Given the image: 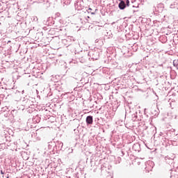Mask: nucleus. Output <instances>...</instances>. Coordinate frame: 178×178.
Instances as JSON below:
<instances>
[{
    "label": "nucleus",
    "instance_id": "1",
    "mask_svg": "<svg viewBox=\"0 0 178 178\" xmlns=\"http://www.w3.org/2000/svg\"><path fill=\"white\" fill-rule=\"evenodd\" d=\"M86 123L88 124H92V116L89 115L86 118Z\"/></svg>",
    "mask_w": 178,
    "mask_h": 178
},
{
    "label": "nucleus",
    "instance_id": "2",
    "mask_svg": "<svg viewBox=\"0 0 178 178\" xmlns=\"http://www.w3.org/2000/svg\"><path fill=\"white\" fill-rule=\"evenodd\" d=\"M118 6L120 9L123 10L126 8V3L123 1H121Z\"/></svg>",
    "mask_w": 178,
    "mask_h": 178
},
{
    "label": "nucleus",
    "instance_id": "3",
    "mask_svg": "<svg viewBox=\"0 0 178 178\" xmlns=\"http://www.w3.org/2000/svg\"><path fill=\"white\" fill-rule=\"evenodd\" d=\"M173 65L174 66H175L176 67H178V60H175L173 61Z\"/></svg>",
    "mask_w": 178,
    "mask_h": 178
},
{
    "label": "nucleus",
    "instance_id": "4",
    "mask_svg": "<svg viewBox=\"0 0 178 178\" xmlns=\"http://www.w3.org/2000/svg\"><path fill=\"white\" fill-rule=\"evenodd\" d=\"M91 10H92V9L91 8H89L88 10V13H90L91 15H95V13H92L91 12Z\"/></svg>",
    "mask_w": 178,
    "mask_h": 178
},
{
    "label": "nucleus",
    "instance_id": "5",
    "mask_svg": "<svg viewBox=\"0 0 178 178\" xmlns=\"http://www.w3.org/2000/svg\"><path fill=\"white\" fill-rule=\"evenodd\" d=\"M126 3H127V6H129V4L130 3V1L127 0V1H126Z\"/></svg>",
    "mask_w": 178,
    "mask_h": 178
},
{
    "label": "nucleus",
    "instance_id": "6",
    "mask_svg": "<svg viewBox=\"0 0 178 178\" xmlns=\"http://www.w3.org/2000/svg\"><path fill=\"white\" fill-rule=\"evenodd\" d=\"M1 175H5V173L2 170H1Z\"/></svg>",
    "mask_w": 178,
    "mask_h": 178
},
{
    "label": "nucleus",
    "instance_id": "7",
    "mask_svg": "<svg viewBox=\"0 0 178 178\" xmlns=\"http://www.w3.org/2000/svg\"><path fill=\"white\" fill-rule=\"evenodd\" d=\"M10 42V40H8V43Z\"/></svg>",
    "mask_w": 178,
    "mask_h": 178
}]
</instances>
